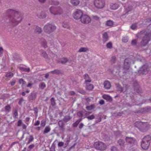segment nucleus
Masks as SVG:
<instances>
[{
  "mask_svg": "<svg viewBox=\"0 0 151 151\" xmlns=\"http://www.w3.org/2000/svg\"><path fill=\"white\" fill-rule=\"evenodd\" d=\"M9 15L12 14L9 19V23L12 26L17 25L20 23L23 19V17L21 13L18 11L9 9L7 10Z\"/></svg>",
  "mask_w": 151,
  "mask_h": 151,
  "instance_id": "obj_1",
  "label": "nucleus"
},
{
  "mask_svg": "<svg viewBox=\"0 0 151 151\" xmlns=\"http://www.w3.org/2000/svg\"><path fill=\"white\" fill-rule=\"evenodd\" d=\"M56 29V27L54 25L48 23L44 26L43 30L46 33L49 34L52 32Z\"/></svg>",
  "mask_w": 151,
  "mask_h": 151,
  "instance_id": "obj_2",
  "label": "nucleus"
},
{
  "mask_svg": "<svg viewBox=\"0 0 151 151\" xmlns=\"http://www.w3.org/2000/svg\"><path fill=\"white\" fill-rule=\"evenodd\" d=\"M94 146L96 149L100 150H105L106 148V146L104 143L100 141L95 142Z\"/></svg>",
  "mask_w": 151,
  "mask_h": 151,
  "instance_id": "obj_3",
  "label": "nucleus"
},
{
  "mask_svg": "<svg viewBox=\"0 0 151 151\" xmlns=\"http://www.w3.org/2000/svg\"><path fill=\"white\" fill-rule=\"evenodd\" d=\"M93 3L95 6L99 9L103 8L105 4V1L104 0H94Z\"/></svg>",
  "mask_w": 151,
  "mask_h": 151,
  "instance_id": "obj_4",
  "label": "nucleus"
},
{
  "mask_svg": "<svg viewBox=\"0 0 151 151\" xmlns=\"http://www.w3.org/2000/svg\"><path fill=\"white\" fill-rule=\"evenodd\" d=\"M131 59L129 58H126L124 61L123 69L124 70V73H126L131 70L129 68L130 63H131Z\"/></svg>",
  "mask_w": 151,
  "mask_h": 151,
  "instance_id": "obj_5",
  "label": "nucleus"
},
{
  "mask_svg": "<svg viewBox=\"0 0 151 151\" xmlns=\"http://www.w3.org/2000/svg\"><path fill=\"white\" fill-rule=\"evenodd\" d=\"M50 11L51 13L54 15L60 14L63 13L62 9L60 7L55 8L51 6L50 8Z\"/></svg>",
  "mask_w": 151,
  "mask_h": 151,
  "instance_id": "obj_6",
  "label": "nucleus"
},
{
  "mask_svg": "<svg viewBox=\"0 0 151 151\" xmlns=\"http://www.w3.org/2000/svg\"><path fill=\"white\" fill-rule=\"evenodd\" d=\"M150 34L146 35L143 38L140 42V45L142 46H144L147 45L148 42L150 40Z\"/></svg>",
  "mask_w": 151,
  "mask_h": 151,
  "instance_id": "obj_7",
  "label": "nucleus"
},
{
  "mask_svg": "<svg viewBox=\"0 0 151 151\" xmlns=\"http://www.w3.org/2000/svg\"><path fill=\"white\" fill-rule=\"evenodd\" d=\"M150 70V68L147 64H145L140 68L138 73L140 74H146Z\"/></svg>",
  "mask_w": 151,
  "mask_h": 151,
  "instance_id": "obj_8",
  "label": "nucleus"
},
{
  "mask_svg": "<svg viewBox=\"0 0 151 151\" xmlns=\"http://www.w3.org/2000/svg\"><path fill=\"white\" fill-rule=\"evenodd\" d=\"M83 15V12L79 9L76 10L73 14V17L76 19H81Z\"/></svg>",
  "mask_w": 151,
  "mask_h": 151,
  "instance_id": "obj_9",
  "label": "nucleus"
},
{
  "mask_svg": "<svg viewBox=\"0 0 151 151\" xmlns=\"http://www.w3.org/2000/svg\"><path fill=\"white\" fill-rule=\"evenodd\" d=\"M80 20L82 23L88 24L90 22L91 19L86 14H83Z\"/></svg>",
  "mask_w": 151,
  "mask_h": 151,
  "instance_id": "obj_10",
  "label": "nucleus"
},
{
  "mask_svg": "<svg viewBox=\"0 0 151 151\" xmlns=\"http://www.w3.org/2000/svg\"><path fill=\"white\" fill-rule=\"evenodd\" d=\"M124 11L122 16L125 15L127 14L132 9V6H131L129 5L128 3L126 4L124 6Z\"/></svg>",
  "mask_w": 151,
  "mask_h": 151,
  "instance_id": "obj_11",
  "label": "nucleus"
},
{
  "mask_svg": "<svg viewBox=\"0 0 151 151\" xmlns=\"http://www.w3.org/2000/svg\"><path fill=\"white\" fill-rule=\"evenodd\" d=\"M150 127V125L146 123H143V125H141L140 130L144 132L146 131Z\"/></svg>",
  "mask_w": 151,
  "mask_h": 151,
  "instance_id": "obj_12",
  "label": "nucleus"
},
{
  "mask_svg": "<svg viewBox=\"0 0 151 151\" xmlns=\"http://www.w3.org/2000/svg\"><path fill=\"white\" fill-rule=\"evenodd\" d=\"M125 140L126 142L131 146L133 145L135 141V139L132 137H126Z\"/></svg>",
  "mask_w": 151,
  "mask_h": 151,
  "instance_id": "obj_13",
  "label": "nucleus"
},
{
  "mask_svg": "<svg viewBox=\"0 0 151 151\" xmlns=\"http://www.w3.org/2000/svg\"><path fill=\"white\" fill-rule=\"evenodd\" d=\"M37 16L40 19H43L45 18L46 14L44 12L42 11L38 12L36 14Z\"/></svg>",
  "mask_w": 151,
  "mask_h": 151,
  "instance_id": "obj_14",
  "label": "nucleus"
},
{
  "mask_svg": "<svg viewBox=\"0 0 151 151\" xmlns=\"http://www.w3.org/2000/svg\"><path fill=\"white\" fill-rule=\"evenodd\" d=\"M151 139V137L149 135L145 136L142 139V141L146 142L149 145L150 142V140Z\"/></svg>",
  "mask_w": 151,
  "mask_h": 151,
  "instance_id": "obj_15",
  "label": "nucleus"
},
{
  "mask_svg": "<svg viewBox=\"0 0 151 151\" xmlns=\"http://www.w3.org/2000/svg\"><path fill=\"white\" fill-rule=\"evenodd\" d=\"M148 143L144 141H142L141 146L142 148L144 150H147L149 146Z\"/></svg>",
  "mask_w": 151,
  "mask_h": 151,
  "instance_id": "obj_16",
  "label": "nucleus"
},
{
  "mask_svg": "<svg viewBox=\"0 0 151 151\" xmlns=\"http://www.w3.org/2000/svg\"><path fill=\"white\" fill-rule=\"evenodd\" d=\"M119 6V5L116 3H112L110 5V8L112 10H116L118 9Z\"/></svg>",
  "mask_w": 151,
  "mask_h": 151,
  "instance_id": "obj_17",
  "label": "nucleus"
},
{
  "mask_svg": "<svg viewBox=\"0 0 151 151\" xmlns=\"http://www.w3.org/2000/svg\"><path fill=\"white\" fill-rule=\"evenodd\" d=\"M84 79L85 80V83H90L91 82V79L87 74H85L84 75Z\"/></svg>",
  "mask_w": 151,
  "mask_h": 151,
  "instance_id": "obj_18",
  "label": "nucleus"
},
{
  "mask_svg": "<svg viewBox=\"0 0 151 151\" xmlns=\"http://www.w3.org/2000/svg\"><path fill=\"white\" fill-rule=\"evenodd\" d=\"M104 88L106 89H109L111 87V84L110 82L107 81H105L104 83Z\"/></svg>",
  "mask_w": 151,
  "mask_h": 151,
  "instance_id": "obj_19",
  "label": "nucleus"
},
{
  "mask_svg": "<svg viewBox=\"0 0 151 151\" xmlns=\"http://www.w3.org/2000/svg\"><path fill=\"white\" fill-rule=\"evenodd\" d=\"M117 143L121 147H124L125 142L123 140L119 139Z\"/></svg>",
  "mask_w": 151,
  "mask_h": 151,
  "instance_id": "obj_20",
  "label": "nucleus"
},
{
  "mask_svg": "<svg viewBox=\"0 0 151 151\" xmlns=\"http://www.w3.org/2000/svg\"><path fill=\"white\" fill-rule=\"evenodd\" d=\"M86 84V88L88 90H91L93 88V86L91 84H89L88 83Z\"/></svg>",
  "mask_w": 151,
  "mask_h": 151,
  "instance_id": "obj_21",
  "label": "nucleus"
},
{
  "mask_svg": "<svg viewBox=\"0 0 151 151\" xmlns=\"http://www.w3.org/2000/svg\"><path fill=\"white\" fill-rule=\"evenodd\" d=\"M143 125V122H137L135 123V126L140 130L141 125Z\"/></svg>",
  "mask_w": 151,
  "mask_h": 151,
  "instance_id": "obj_22",
  "label": "nucleus"
},
{
  "mask_svg": "<svg viewBox=\"0 0 151 151\" xmlns=\"http://www.w3.org/2000/svg\"><path fill=\"white\" fill-rule=\"evenodd\" d=\"M103 98L108 101H111L112 100V98L109 95L104 94L103 96Z\"/></svg>",
  "mask_w": 151,
  "mask_h": 151,
  "instance_id": "obj_23",
  "label": "nucleus"
},
{
  "mask_svg": "<svg viewBox=\"0 0 151 151\" xmlns=\"http://www.w3.org/2000/svg\"><path fill=\"white\" fill-rule=\"evenodd\" d=\"M50 130L51 129L50 127L49 126H47L45 127L43 131V133L44 134L47 133L50 131Z\"/></svg>",
  "mask_w": 151,
  "mask_h": 151,
  "instance_id": "obj_24",
  "label": "nucleus"
},
{
  "mask_svg": "<svg viewBox=\"0 0 151 151\" xmlns=\"http://www.w3.org/2000/svg\"><path fill=\"white\" fill-rule=\"evenodd\" d=\"M35 29V32L37 34H40L42 32V29L36 26Z\"/></svg>",
  "mask_w": 151,
  "mask_h": 151,
  "instance_id": "obj_25",
  "label": "nucleus"
},
{
  "mask_svg": "<svg viewBox=\"0 0 151 151\" xmlns=\"http://www.w3.org/2000/svg\"><path fill=\"white\" fill-rule=\"evenodd\" d=\"M70 2L73 5L75 6L77 5L80 3V1L78 0H71Z\"/></svg>",
  "mask_w": 151,
  "mask_h": 151,
  "instance_id": "obj_26",
  "label": "nucleus"
},
{
  "mask_svg": "<svg viewBox=\"0 0 151 151\" xmlns=\"http://www.w3.org/2000/svg\"><path fill=\"white\" fill-rule=\"evenodd\" d=\"M88 49L87 47H82L80 48L78 52H86L88 51Z\"/></svg>",
  "mask_w": 151,
  "mask_h": 151,
  "instance_id": "obj_27",
  "label": "nucleus"
},
{
  "mask_svg": "<svg viewBox=\"0 0 151 151\" xmlns=\"http://www.w3.org/2000/svg\"><path fill=\"white\" fill-rule=\"evenodd\" d=\"M103 38L105 41H106L108 39V36L106 32L104 33L103 34Z\"/></svg>",
  "mask_w": 151,
  "mask_h": 151,
  "instance_id": "obj_28",
  "label": "nucleus"
},
{
  "mask_svg": "<svg viewBox=\"0 0 151 151\" xmlns=\"http://www.w3.org/2000/svg\"><path fill=\"white\" fill-rule=\"evenodd\" d=\"M40 52L41 53L42 55L45 58H48V55L43 50L40 51Z\"/></svg>",
  "mask_w": 151,
  "mask_h": 151,
  "instance_id": "obj_29",
  "label": "nucleus"
},
{
  "mask_svg": "<svg viewBox=\"0 0 151 151\" xmlns=\"http://www.w3.org/2000/svg\"><path fill=\"white\" fill-rule=\"evenodd\" d=\"M39 87L42 89H43L46 87V85L44 82L41 83L39 85Z\"/></svg>",
  "mask_w": 151,
  "mask_h": 151,
  "instance_id": "obj_30",
  "label": "nucleus"
},
{
  "mask_svg": "<svg viewBox=\"0 0 151 151\" xmlns=\"http://www.w3.org/2000/svg\"><path fill=\"white\" fill-rule=\"evenodd\" d=\"M113 24V22L111 20L107 21L106 22V25L109 26H111Z\"/></svg>",
  "mask_w": 151,
  "mask_h": 151,
  "instance_id": "obj_31",
  "label": "nucleus"
},
{
  "mask_svg": "<svg viewBox=\"0 0 151 151\" xmlns=\"http://www.w3.org/2000/svg\"><path fill=\"white\" fill-rule=\"evenodd\" d=\"M34 139V137L32 135H30L29 138V140L27 142V144H29L30 142L33 141Z\"/></svg>",
  "mask_w": 151,
  "mask_h": 151,
  "instance_id": "obj_32",
  "label": "nucleus"
},
{
  "mask_svg": "<svg viewBox=\"0 0 151 151\" xmlns=\"http://www.w3.org/2000/svg\"><path fill=\"white\" fill-rule=\"evenodd\" d=\"M13 76V74L12 72L7 73L6 75V77L8 78H11Z\"/></svg>",
  "mask_w": 151,
  "mask_h": 151,
  "instance_id": "obj_33",
  "label": "nucleus"
},
{
  "mask_svg": "<svg viewBox=\"0 0 151 151\" xmlns=\"http://www.w3.org/2000/svg\"><path fill=\"white\" fill-rule=\"evenodd\" d=\"M50 73L55 74H58L60 73V71L58 70H55L53 71H51L50 72Z\"/></svg>",
  "mask_w": 151,
  "mask_h": 151,
  "instance_id": "obj_34",
  "label": "nucleus"
},
{
  "mask_svg": "<svg viewBox=\"0 0 151 151\" xmlns=\"http://www.w3.org/2000/svg\"><path fill=\"white\" fill-rule=\"evenodd\" d=\"M10 107L9 105H7L5 107V110L6 113H9L10 110Z\"/></svg>",
  "mask_w": 151,
  "mask_h": 151,
  "instance_id": "obj_35",
  "label": "nucleus"
},
{
  "mask_svg": "<svg viewBox=\"0 0 151 151\" xmlns=\"http://www.w3.org/2000/svg\"><path fill=\"white\" fill-rule=\"evenodd\" d=\"M36 96L34 93L32 94L29 96V99L31 100H35L36 98Z\"/></svg>",
  "mask_w": 151,
  "mask_h": 151,
  "instance_id": "obj_36",
  "label": "nucleus"
},
{
  "mask_svg": "<svg viewBox=\"0 0 151 151\" xmlns=\"http://www.w3.org/2000/svg\"><path fill=\"white\" fill-rule=\"evenodd\" d=\"M94 107V105H91L90 106H87L86 108L87 110H91L92 109H93Z\"/></svg>",
  "mask_w": 151,
  "mask_h": 151,
  "instance_id": "obj_37",
  "label": "nucleus"
},
{
  "mask_svg": "<svg viewBox=\"0 0 151 151\" xmlns=\"http://www.w3.org/2000/svg\"><path fill=\"white\" fill-rule=\"evenodd\" d=\"M51 104L52 106H54L55 105V100L54 98H52L51 99Z\"/></svg>",
  "mask_w": 151,
  "mask_h": 151,
  "instance_id": "obj_38",
  "label": "nucleus"
},
{
  "mask_svg": "<svg viewBox=\"0 0 151 151\" xmlns=\"http://www.w3.org/2000/svg\"><path fill=\"white\" fill-rule=\"evenodd\" d=\"M86 118L88 120H92L94 119L95 117L93 115H92L91 116H88Z\"/></svg>",
  "mask_w": 151,
  "mask_h": 151,
  "instance_id": "obj_39",
  "label": "nucleus"
},
{
  "mask_svg": "<svg viewBox=\"0 0 151 151\" xmlns=\"http://www.w3.org/2000/svg\"><path fill=\"white\" fill-rule=\"evenodd\" d=\"M47 42L45 40H44L43 42L41 43L42 45L43 46L44 48H46L47 47Z\"/></svg>",
  "mask_w": 151,
  "mask_h": 151,
  "instance_id": "obj_40",
  "label": "nucleus"
},
{
  "mask_svg": "<svg viewBox=\"0 0 151 151\" xmlns=\"http://www.w3.org/2000/svg\"><path fill=\"white\" fill-rule=\"evenodd\" d=\"M92 18L93 19L96 20H98L100 19V17L96 15H93Z\"/></svg>",
  "mask_w": 151,
  "mask_h": 151,
  "instance_id": "obj_41",
  "label": "nucleus"
},
{
  "mask_svg": "<svg viewBox=\"0 0 151 151\" xmlns=\"http://www.w3.org/2000/svg\"><path fill=\"white\" fill-rule=\"evenodd\" d=\"M137 44V41L136 40H133L131 42V45L133 46H136Z\"/></svg>",
  "mask_w": 151,
  "mask_h": 151,
  "instance_id": "obj_42",
  "label": "nucleus"
},
{
  "mask_svg": "<svg viewBox=\"0 0 151 151\" xmlns=\"http://www.w3.org/2000/svg\"><path fill=\"white\" fill-rule=\"evenodd\" d=\"M128 40V37H124L122 38V40L123 42H127Z\"/></svg>",
  "mask_w": 151,
  "mask_h": 151,
  "instance_id": "obj_43",
  "label": "nucleus"
},
{
  "mask_svg": "<svg viewBox=\"0 0 151 151\" xmlns=\"http://www.w3.org/2000/svg\"><path fill=\"white\" fill-rule=\"evenodd\" d=\"M106 46L107 48H111L112 47V44L111 42H109L107 44Z\"/></svg>",
  "mask_w": 151,
  "mask_h": 151,
  "instance_id": "obj_44",
  "label": "nucleus"
},
{
  "mask_svg": "<svg viewBox=\"0 0 151 151\" xmlns=\"http://www.w3.org/2000/svg\"><path fill=\"white\" fill-rule=\"evenodd\" d=\"M103 139L105 141H108L110 140V138L107 135H106L103 137Z\"/></svg>",
  "mask_w": 151,
  "mask_h": 151,
  "instance_id": "obj_45",
  "label": "nucleus"
},
{
  "mask_svg": "<svg viewBox=\"0 0 151 151\" xmlns=\"http://www.w3.org/2000/svg\"><path fill=\"white\" fill-rule=\"evenodd\" d=\"M81 119H80L79 120H77L76 122L73 124V126L75 127H76L78 125V124L81 121Z\"/></svg>",
  "mask_w": 151,
  "mask_h": 151,
  "instance_id": "obj_46",
  "label": "nucleus"
},
{
  "mask_svg": "<svg viewBox=\"0 0 151 151\" xmlns=\"http://www.w3.org/2000/svg\"><path fill=\"white\" fill-rule=\"evenodd\" d=\"M62 26L64 28H67L68 29L69 27V25L67 23H63Z\"/></svg>",
  "mask_w": 151,
  "mask_h": 151,
  "instance_id": "obj_47",
  "label": "nucleus"
},
{
  "mask_svg": "<svg viewBox=\"0 0 151 151\" xmlns=\"http://www.w3.org/2000/svg\"><path fill=\"white\" fill-rule=\"evenodd\" d=\"M137 28L136 24H132L131 26V28L132 29H135Z\"/></svg>",
  "mask_w": 151,
  "mask_h": 151,
  "instance_id": "obj_48",
  "label": "nucleus"
},
{
  "mask_svg": "<svg viewBox=\"0 0 151 151\" xmlns=\"http://www.w3.org/2000/svg\"><path fill=\"white\" fill-rule=\"evenodd\" d=\"M46 123V122L45 120H42L41 121V126L44 127L45 126Z\"/></svg>",
  "mask_w": 151,
  "mask_h": 151,
  "instance_id": "obj_49",
  "label": "nucleus"
},
{
  "mask_svg": "<svg viewBox=\"0 0 151 151\" xmlns=\"http://www.w3.org/2000/svg\"><path fill=\"white\" fill-rule=\"evenodd\" d=\"M67 59L66 58H63L61 60V63H66L67 61Z\"/></svg>",
  "mask_w": 151,
  "mask_h": 151,
  "instance_id": "obj_50",
  "label": "nucleus"
},
{
  "mask_svg": "<svg viewBox=\"0 0 151 151\" xmlns=\"http://www.w3.org/2000/svg\"><path fill=\"white\" fill-rule=\"evenodd\" d=\"M19 82L20 84H22V85H24L26 83V82L22 79H21L19 80Z\"/></svg>",
  "mask_w": 151,
  "mask_h": 151,
  "instance_id": "obj_51",
  "label": "nucleus"
},
{
  "mask_svg": "<svg viewBox=\"0 0 151 151\" xmlns=\"http://www.w3.org/2000/svg\"><path fill=\"white\" fill-rule=\"evenodd\" d=\"M18 115V114L17 111V110H15L13 113V117L14 118L17 117Z\"/></svg>",
  "mask_w": 151,
  "mask_h": 151,
  "instance_id": "obj_52",
  "label": "nucleus"
},
{
  "mask_svg": "<svg viewBox=\"0 0 151 151\" xmlns=\"http://www.w3.org/2000/svg\"><path fill=\"white\" fill-rule=\"evenodd\" d=\"M59 4V2L56 1H52L51 4L54 5H57Z\"/></svg>",
  "mask_w": 151,
  "mask_h": 151,
  "instance_id": "obj_53",
  "label": "nucleus"
},
{
  "mask_svg": "<svg viewBox=\"0 0 151 151\" xmlns=\"http://www.w3.org/2000/svg\"><path fill=\"white\" fill-rule=\"evenodd\" d=\"M58 124L60 127H62L63 126V122L62 121H60L58 122Z\"/></svg>",
  "mask_w": 151,
  "mask_h": 151,
  "instance_id": "obj_54",
  "label": "nucleus"
},
{
  "mask_svg": "<svg viewBox=\"0 0 151 151\" xmlns=\"http://www.w3.org/2000/svg\"><path fill=\"white\" fill-rule=\"evenodd\" d=\"M22 121L21 120H19L17 122V126L18 127H20L21 126L22 124Z\"/></svg>",
  "mask_w": 151,
  "mask_h": 151,
  "instance_id": "obj_55",
  "label": "nucleus"
},
{
  "mask_svg": "<svg viewBox=\"0 0 151 151\" xmlns=\"http://www.w3.org/2000/svg\"><path fill=\"white\" fill-rule=\"evenodd\" d=\"M111 151H118L117 148L115 147H111Z\"/></svg>",
  "mask_w": 151,
  "mask_h": 151,
  "instance_id": "obj_56",
  "label": "nucleus"
},
{
  "mask_svg": "<svg viewBox=\"0 0 151 151\" xmlns=\"http://www.w3.org/2000/svg\"><path fill=\"white\" fill-rule=\"evenodd\" d=\"M77 115L79 116L82 117L83 115L82 112L81 111H79L77 113Z\"/></svg>",
  "mask_w": 151,
  "mask_h": 151,
  "instance_id": "obj_57",
  "label": "nucleus"
},
{
  "mask_svg": "<svg viewBox=\"0 0 151 151\" xmlns=\"http://www.w3.org/2000/svg\"><path fill=\"white\" fill-rule=\"evenodd\" d=\"M3 52V49L2 47H0V56H2V54Z\"/></svg>",
  "mask_w": 151,
  "mask_h": 151,
  "instance_id": "obj_58",
  "label": "nucleus"
},
{
  "mask_svg": "<svg viewBox=\"0 0 151 151\" xmlns=\"http://www.w3.org/2000/svg\"><path fill=\"white\" fill-rule=\"evenodd\" d=\"M146 22L148 23V24H151V18L148 19Z\"/></svg>",
  "mask_w": 151,
  "mask_h": 151,
  "instance_id": "obj_59",
  "label": "nucleus"
},
{
  "mask_svg": "<svg viewBox=\"0 0 151 151\" xmlns=\"http://www.w3.org/2000/svg\"><path fill=\"white\" fill-rule=\"evenodd\" d=\"M64 145V143L62 142H60L58 143V145L59 147H62Z\"/></svg>",
  "mask_w": 151,
  "mask_h": 151,
  "instance_id": "obj_60",
  "label": "nucleus"
},
{
  "mask_svg": "<svg viewBox=\"0 0 151 151\" xmlns=\"http://www.w3.org/2000/svg\"><path fill=\"white\" fill-rule=\"evenodd\" d=\"M23 70L25 72H29L30 71V69L29 68H23Z\"/></svg>",
  "mask_w": 151,
  "mask_h": 151,
  "instance_id": "obj_61",
  "label": "nucleus"
},
{
  "mask_svg": "<svg viewBox=\"0 0 151 151\" xmlns=\"http://www.w3.org/2000/svg\"><path fill=\"white\" fill-rule=\"evenodd\" d=\"M40 124V121L39 120H37L35 122L34 124L35 126H37L39 125Z\"/></svg>",
  "mask_w": 151,
  "mask_h": 151,
  "instance_id": "obj_62",
  "label": "nucleus"
},
{
  "mask_svg": "<svg viewBox=\"0 0 151 151\" xmlns=\"http://www.w3.org/2000/svg\"><path fill=\"white\" fill-rule=\"evenodd\" d=\"M23 101V99L22 98H20L19 99V101L18 103L19 105H21Z\"/></svg>",
  "mask_w": 151,
  "mask_h": 151,
  "instance_id": "obj_63",
  "label": "nucleus"
},
{
  "mask_svg": "<svg viewBox=\"0 0 151 151\" xmlns=\"http://www.w3.org/2000/svg\"><path fill=\"white\" fill-rule=\"evenodd\" d=\"M70 117L69 116H65L64 118L65 120V121H68V120L70 119Z\"/></svg>",
  "mask_w": 151,
  "mask_h": 151,
  "instance_id": "obj_64",
  "label": "nucleus"
}]
</instances>
